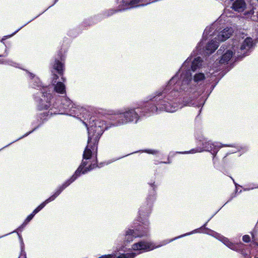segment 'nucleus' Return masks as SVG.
Returning a JSON list of instances; mask_svg holds the SVG:
<instances>
[{
    "instance_id": "f257e3e1",
    "label": "nucleus",
    "mask_w": 258,
    "mask_h": 258,
    "mask_svg": "<svg viewBox=\"0 0 258 258\" xmlns=\"http://www.w3.org/2000/svg\"><path fill=\"white\" fill-rule=\"evenodd\" d=\"M177 73L169 80L167 85L162 91H157L149 101L140 107L129 109L124 112L115 114L112 117L116 122L114 125H118L138 120L143 116H149L159 111L174 112L177 110Z\"/></svg>"
},
{
    "instance_id": "f03ea898",
    "label": "nucleus",
    "mask_w": 258,
    "mask_h": 258,
    "mask_svg": "<svg viewBox=\"0 0 258 258\" xmlns=\"http://www.w3.org/2000/svg\"><path fill=\"white\" fill-rule=\"evenodd\" d=\"M87 127L88 133V145L86 147L83 155V159H90L92 156V150L94 151L96 148V145L102 135L105 127L104 121L96 119L95 117H91L89 120V124L84 122Z\"/></svg>"
},
{
    "instance_id": "7ed1b4c3",
    "label": "nucleus",
    "mask_w": 258,
    "mask_h": 258,
    "mask_svg": "<svg viewBox=\"0 0 258 258\" xmlns=\"http://www.w3.org/2000/svg\"><path fill=\"white\" fill-rule=\"evenodd\" d=\"M104 163L105 162H100L99 164H98V162H94L93 163L92 162H82V164L78 167L74 174L69 179L67 180L64 183L59 186L52 196L46 199L38 207H37L32 213L34 215L36 214L41 210H42L47 204L53 201L64 189L74 182L78 177L80 176L81 174H85L88 171L96 168L97 167L101 168L103 166Z\"/></svg>"
},
{
    "instance_id": "20e7f679",
    "label": "nucleus",
    "mask_w": 258,
    "mask_h": 258,
    "mask_svg": "<svg viewBox=\"0 0 258 258\" xmlns=\"http://www.w3.org/2000/svg\"><path fill=\"white\" fill-rule=\"evenodd\" d=\"M104 163L105 162H100L99 164H98V162H94L93 163L92 162H82V164L78 167L74 174L69 179L67 180L64 183L59 186L52 196L46 199L38 207H37L32 213L34 215L36 214L41 210H42L47 204L53 201L64 189L74 182L78 177L80 176L81 174H85L88 171L96 168L97 167L101 168L103 166Z\"/></svg>"
},
{
    "instance_id": "39448f33",
    "label": "nucleus",
    "mask_w": 258,
    "mask_h": 258,
    "mask_svg": "<svg viewBox=\"0 0 258 258\" xmlns=\"http://www.w3.org/2000/svg\"><path fill=\"white\" fill-rule=\"evenodd\" d=\"M104 163L105 162H100L99 164H98V162H94L93 163L92 162H82V164L78 167L74 174L69 179L67 180L64 183L59 186L52 196L46 199L38 207H37L32 213L34 215L36 214L41 210H42L47 204L53 201L64 189L74 182L78 177L80 176L81 174H85L88 171L96 168L97 167L101 168L103 166Z\"/></svg>"
},
{
    "instance_id": "423d86ee",
    "label": "nucleus",
    "mask_w": 258,
    "mask_h": 258,
    "mask_svg": "<svg viewBox=\"0 0 258 258\" xmlns=\"http://www.w3.org/2000/svg\"><path fill=\"white\" fill-rule=\"evenodd\" d=\"M104 163L105 162H100L99 164H98V162H94L93 163L92 162H82V164L78 167L74 174L69 179L67 180L64 183L59 186L52 196L46 199L38 207H37L32 213L34 215L36 214L41 210H42L47 204L53 201L64 189L74 182L78 177L80 176L81 174H85L88 171L96 168L97 167L101 168L103 166Z\"/></svg>"
},
{
    "instance_id": "0eeeda50",
    "label": "nucleus",
    "mask_w": 258,
    "mask_h": 258,
    "mask_svg": "<svg viewBox=\"0 0 258 258\" xmlns=\"http://www.w3.org/2000/svg\"><path fill=\"white\" fill-rule=\"evenodd\" d=\"M254 43L250 37L246 38L241 43L240 46L237 45V41L235 40L233 43V50H227L221 56L219 63L225 64L231 59L234 55L237 59H242L249 54L250 49L253 47Z\"/></svg>"
},
{
    "instance_id": "6e6552de",
    "label": "nucleus",
    "mask_w": 258,
    "mask_h": 258,
    "mask_svg": "<svg viewBox=\"0 0 258 258\" xmlns=\"http://www.w3.org/2000/svg\"><path fill=\"white\" fill-rule=\"evenodd\" d=\"M202 60L200 57H197L192 59L191 56L188 57L178 70L182 72L181 77L185 83H188L192 79L191 72L196 71L202 66Z\"/></svg>"
},
{
    "instance_id": "1a4fd4ad",
    "label": "nucleus",
    "mask_w": 258,
    "mask_h": 258,
    "mask_svg": "<svg viewBox=\"0 0 258 258\" xmlns=\"http://www.w3.org/2000/svg\"><path fill=\"white\" fill-rule=\"evenodd\" d=\"M52 99V96L50 100V103H51ZM75 105V104L69 98L65 96L61 98L60 103L55 102L52 105L50 104V106L47 109L50 108L46 115L58 114L61 110H64L66 112H69L71 114H74L75 115L77 114L75 109H78V108L74 107Z\"/></svg>"
},
{
    "instance_id": "9d476101",
    "label": "nucleus",
    "mask_w": 258,
    "mask_h": 258,
    "mask_svg": "<svg viewBox=\"0 0 258 258\" xmlns=\"http://www.w3.org/2000/svg\"><path fill=\"white\" fill-rule=\"evenodd\" d=\"M139 226L135 230L128 229L126 231L125 234L123 235V241L124 244L130 242L133 240L135 238L147 236L149 232L148 221L143 222L140 221Z\"/></svg>"
},
{
    "instance_id": "9b49d317",
    "label": "nucleus",
    "mask_w": 258,
    "mask_h": 258,
    "mask_svg": "<svg viewBox=\"0 0 258 258\" xmlns=\"http://www.w3.org/2000/svg\"><path fill=\"white\" fill-rule=\"evenodd\" d=\"M199 140L202 142V145L203 146V150L197 149H193L189 151H186L184 152H178V154L183 153H195L197 152H200L202 151H207L211 152V154L213 157V160L215 159L216 154L217 153L218 150L222 147L220 143H213L211 141H208L207 139H204L203 137L200 138ZM223 146H230L228 145H223Z\"/></svg>"
},
{
    "instance_id": "f8f14e48",
    "label": "nucleus",
    "mask_w": 258,
    "mask_h": 258,
    "mask_svg": "<svg viewBox=\"0 0 258 258\" xmlns=\"http://www.w3.org/2000/svg\"><path fill=\"white\" fill-rule=\"evenodd\" d=\"M216 32L217 37L215 38V40H212L206 45V51L207 54H211L214 52L218 48L219 42L224 41L229 38L233 33V30L231 28L227 27L218 34L216 30Z\"/></svg>"
},
{
    "instance_id": "ddd939ff",
    "label": "nucleus",
    "mask_w": 258,
    "mask_h": 258,
    "mask_svg": "<svg viewBox=\"0 0 258 258\" xmlns=\"http://www.w3.org/2000/svg\"><path fill=\"white\" fill-rule=\"evenodd\" d=\"M34 88L40 89L42 87L41 91L42 98L38 99L39 101L38 108L39 110L46 109L50 106V100L51 98L52 94L50 93V91H48V88L47 87H42L40 80L38 78L34 79V83L32 85Z\"/></svg>"
},
{
    "instance_id": "4468645a",
    "label": "nucleus",
    "mask_w": 258,
    "mask_h": 258,
    "mask_svg": "<svg viewBox=\"0 0 258 258\" xmlns=\"http://www.w3.org/2000/svg\"><path fill=\"white\" fill-rule=\"evenodd\" d=\"M149 184L150 185L152 189L147 198V203L146 206L141 207L139 211V218L141 220H143L142 217L148 216L149 214H150L152 203L155 199L156 186L154 185V182L149 183Z\"/></svg>"
},
{
    "instance_id": "2eb2a0df",
    "label": "nucleus",
    "mask_w": 258,
    "mask_h": 258,
    "mask_svg": "<svg viewBox=\"0 0 258 258\" xmlns=\"http://www.w3.org/2000/svg\"><path fill=\"white\" fill-rule=\"evenodd\" d=\"M217 26H218V24L217 23H215L213 24L210 27H206V28L205 29L204 33H203L202 40L199 43L198 45L197 46V51L199 53H201L202 52H205V53H206V54H207V53H206V46L205 47V49L204 47L202 48V46L204 43V39L205 38H206V39H207V38H206V37H208V36H215L216 35V29H217ZM209 54H208V55H209Z\"/></svg>"
},
{
    "instance_id": "dca6fc26",
    "label": "nucleus",
    "mask_w": 258,
    "mask_h": 258,
    "mask_svg": "<svg viewBox=\"0 0 258 258\" xmlns=\"http://www.w3.org/2000/svg\"><path fill=\"white\" fill-rule=\"evenodd\" d=\"M63 60L62 55L61 51H59L57 53V58H55L54 61L51 62V66L53 70L56 71V72L62 76L63 71V64L61 62Z\"/></svg>"
},
{
    "instance_id": "f3484780",
    "label": "nucleus",
    "mask_w": 258,
    "mask_h": 258,
    "mask_svg": "<svg viewBox=\"0 0 258 258\" xmlns=\"http://www.w3.org/2000/svg\"><path fill=\"white\" fill-rule=\"evenodd\" d=\"M51 72L53 73L52 84L54 86V91L57 93L66 95V91L64 84L61 82H57L58 78V76L54 73L53 71L52 70Z\"/></svg>"
},
{
    "instance_id": "a211bd4d",
    "label": "nucleus",
    "mask_w": 258,
    "mask_h": 258,
    "mask_svg": "<svg viewBox=\"0 0 258 258\" xmlns=\"http://www.w3.org/2000/svg\"><path fill=\"white\" fill-rule=\"evenodd\" d=\"M245 7V3L244 0H236L234 2L231 8L235 11L242 12Z\"/></svg>"
},
{
    "instance_id": "6ab92c4d",
    "label": "nucleus",
    "mask_w": 258,
    "mask_h": 258,
    "mask_svg": "<svg viewBox=\"0 0 258 258\" xmlns=\"http://www.w3.org/2000/svg\"><path fill=\"white\" fill-rule=\"evenodd\" d=\"M206 77L205 74L202 73H196L193 77L194 82L197 84H202Z\"/></svg>"
},
{
    "instance_id": "aec40b11",
    "label": "nucleus",
    "mask_w": 258,
    "mask_h": 258,
    "mask_svg": "<svg viewBox=\"0 0 258 258\" xmlns=\"http://www.w3.org/2000/svg\"><path fill=\"white\" fill-rule=\"evenodd\" d=\"M19 237L21 241V253L20 254V256L19 258H26V252L24 251V244L23 242L22 238L21 236H19Z\"/></svg>"
},
{
    "instance_id": "412c9836",
    "label": "nucleus",
    "mask_w": 258,
    "mask_h": 258,
    "mask_svg": "<svg viewBox=\"0 0 258 258\" xmlns=\"http://www.w3.org/2000/svg\"><path fill=\"white\" fill-rule=\"evenodd\" d=\"M34 215H35L33 213L29 215L26 219L25 222L20 227H19V229L20 230L21 228L22 229L28 222L32 219Z\"/></svg>"
},
{
    "instance_id": "4be33fe9",
    "label": "nucleus",
    "mask_w": 258,
    "mask_h": 258,
    "mask_svg": "<svg viewBox=\"0 0 258 258\" xmlns=\"http://www.w3.org/2000/svg\"><path fill=\"white\" fill-rule=\"evenodd\" d=\"M243 244L241 243H234L232 249L240 251L242 249Z\"/></svg>"
},
{
    "instance_id": "5701e85b",
    "label": "nucleus",
    "mask_w": 258,
    "mask_h": 258,
    "mask_svg": "<svg viewBox=\"0 0 258 258\" xmlns=\"http://www.w3.org/2000/svg\"><path fill=\"white\" fill-rule=\"evenodd\" d=\"M239 147H236V148H235L234 149L232 150V151L229 153H227L226 154V155L224 157V159H225L226 160V158L229 155L232 154H234V153H237V151H239Z\"/></svg>"
},
{
    "instance_id": "b1692460",
    "label": "nucleus",
    "mask_w": 258,
    "mask_h": 258,
    "mask_svg": "<svg viewBox=\"0 0 258 258\" xmlns=\"http://www.w3.org/2000/svg\"><path fill=\"white\" fill-rule=\"evenodd\" d=\"M242 239L245 242H249L250 241V238L249 235H245L243 236Z\"/></svg>"
},
{
    "instance_id": "393cba45",
    "label": "nucleus",
    "mask_w": 258,
    "mask_h": 258,
    "mask_svg": "<svg viewBox=\"0 0 258 258\" xmlns=\"http://www.w3.org/2000/svg\"><path fill=\"white\" fill-rule=\"evenodd\" d=\"M11 62H12V61L10 60H0V63H4V64H10Z\"/></svg>"
},
{
    "instance_id": "a878e982",
    "label": "nucleus",
    "mask_w": 258,
    "mask_h": 258,
    "mask_svg": "<svg viewBox=\"0 0 258 258\" xmlns=\"http://www.w3.org/2000/svg\"><path fill=\"white\" fill-rule=\"evenodd\" d=\"M37 127H38L34 128L33 130H32L31 131H30V132H29L27 133V134H26L25 135H24L23 136L21 137V138H20L19 139L17 140L16 141H18V140H19V139H22V138H23V137H26V136H27L28 135H29L30 134H31V133H32L34 131H35V130Z\"/></svg>"
},
{
    "instance_id": "bb28decb",
    "label": "nucleus",
    "mask_w": 258,
    "mask_h": 258,
    "mask_svg": "<svg viewBox=\"0 0 258 258\" xmlns=\"http://www.w3.org/2000/svg\"><path fill=\"white\" fill-rule=\"evenodd\" d=\"M176 154V153L174 152H170L169 153V156H168V161H170V160H171V158L173 156H174Z\"/></svg>"
},
{
    "instance_id": "cd10ccee",
    "label": "nucleus",
    "mask_w": 258,
    "mask_h": 258,
    "mask_svg": "<svg viewBox=\"0 0 258 258\" xmlns=\"http://www.w3.org/2000/svg\"><path fill=\"white\" fill-rule=\"evenodd\" d=\"M225 50V46H222L219 50H218V52L219 54H222L224 51Z\"/></svg>"
},
{
    "instance_id": "c85d7f7f",
    "label": "nucleus",
    "mask_w": 258,
    "mask_h": 258,
    "mask_svg": "<svg viewBox=\"0 0 258 258\" xmlns=\"http://www.w3.org/2000/svg\"><path fill=\"white\" fill-rule=\"evenodd\" d=\"M234 243L228 241L227 243H226V245H227L228 247H229L230 248L232 249V247L234 246Z\"/></svg>"
},
{
    "instance_id": "c756f323",
    "label": "nucleus",
    "mask_w": 258,
    "mask_h": 258,
    "mask_svg": "<svg viewBox=\"0 0 258 258\" xmlns=\"http://www.w3.org/2000/svg\"><path fill=\"white\" fill-rule=\"evenodd\" d=\"M228 11V9H225V10H224V13H223V14L221 16V17H223L225 15L226 16H228V17H231V15H229V16H228V13H227Z\"/></svg>"
},
{
    "instance_id": "7c9ffc66",
    "label": "nucleus",
    "mask_w": 258,
    "mask_h": 258,
    "mask_svg": "<svg viewBox=\"0 0 258 258\" xmlns=\"http://www.w3.org/2000/svg\"><path fill=\"white\" fill-rule=\"evenodd\" d=\"M146 151H147V153H150V154H156V153L158 152L157 151L152 150H147Z\"/></svg>"
},
{
    "instance_id": "2f4dec72",
    "label": "nucleus",
    "mask_w": 258,
    "mask_h": 258,
    "mask_svg": "<svg viewBox=\"0 0 258 258\" xmlns=\"http://www.w3.org/2000/svg\"><path fill=\"white\" fill-rule=\"evenodd\" d=\"M240 251L241 252L242 254H243L244 256H245L246 254L244 252V251H243L242 248V249H241V250Z\"/></svg>"
},
{
    "instance_id": "473e14b6",
    "label": "nucleus",
    "mask_w": 258,
    "mask_h": 258,
    "mask_svg": "<svg viewBox=\"0 0 258 258\" xmlns=\"http://www.w3.org/2000/svg\"><path fill=\"white\" fill-rule=\"evenodd\" d=\"M29 73L31 77H32V78L34 77V75L33 74L30 73Z\"/></svg>"
},
{
    "instance_id": "72a5a7b5",
    "label": "nucleus",
    "mask_w": 258,
    "mask_h": 258,
    "mask_svg": "<svg viewBox=\"0 0 258 258\" xmlns=\"http://www.w3.org/2000/svg\"><path fill=\"white\" fill-rule=\"evenodd\" d=\"M128 155H129V154L126 155H125V156H122V157H120V158H117L116 160H119V159H120L122 158V157H126V156H128Z\"/></svg>"
},
{
    "instance_id": "f704fd0d",
    "label": "nucleus",
    "mask_w": 258,
    "mask_h": 258,
    "mask_svg": "<svg viewBox=\"0 0 258 258\" xmlns=\"http://www.w3.org/2000/svg\"><path fill=\"white\" fill-rule=\"evenodd\" d=\"M7 55V54H6V55H0V57H5V56H6Z\"/></svg>"
},
{
    "instance_id": "c9c22d12",
    "label": "nucleus",
    "mask_w": 258,
    "mask_h": 258,
    "mask_svg": "<svg viewBox=\"0 0 258 258\" xmlns=\"http://www.w3.org/2000/svg\"><path fill=\"white\" fill-rule=\"evenodd\" d=\"M252 239H253V241H254V240H255V239H254V236L253 235V234H252Z\"/></svg>"
},
{
    "instance_id": "e433bc0d",
    "label": "nucleus",
    "mask_w": 258,
    "mask_h": 258,
    "mask_svg": "<svg viewBox=\"0 0 258 258\" xmlns=\"http://www.w3.org/2000/svg\"><path fill=\"white\" fill-rule=\"evenodd\" d=\"M20 29H19L18 30H17L15 32H14V33H13V35H14V34H16L17 32H18V31H19Z\"/></svg>"
},
{
    "instance_id": "4c0bfd02",
    "label": "nucleus",
    "mask_w": 258,
    "mask_h": 258,
    "mask_svg": "<svg viewBox=\"0 0 258 258\" xmlns=\"http://www.w3.org/2000/svg\"><path fill=\"white\" fill-rule=\"evenodd\" d=\"M61 79H62V80L63 81H65V80H66V79H65L64 78H63V77H61Z\"/></svg>"
},
{
    "instance_id": "58836bf2",
    "label": "nucleus",
    "mask_w": 258,
    "mask_h": 258,
    "mask_svg": "<svg viewBox=\"0 0 258 258\" xmlns=\"http://www.w3.org/2000/svg\"><path fill=\"white\" fill-rule=\"evenodd\" d=\"M239 155H239V153H237V154H236V156H239Z\"/></svg>"
},
{
    "instance_id": "ea45409f",
    "label": "nucleus",
    "mask_w": 258,
    "mask_h": 258,
    "mask_svg": "<svg viewBox=\"0 0 258 258\" xmlns=\"http://www.w3.org/2000/svg\"><path fill=\"white\" fill-rule=\"evenodd\" d=\"M182 236H183V235L178 236V238H179V237H182Z\"/></svg>"
},
{
    "instance_id": "a19ab883",
    "label": "nucleus",
    "mask_w": 258,
    "mask_h": 258,
    "mask_svg": "<svg viewBox=\"0 0 258 258\" xmlns=\"http://www.w3.org/2000/svg\"><path fill=\"white\" fill-rule=\"evenodd\" d=\"M57 0H55V2L54 3V4H55L56 2H57Z\"/></svg>"
},
{
    "instance_id": "79ce46f5",
    "label": "nucleus",
    "mask_w": 258,
    "mask_h": 258,
    "mask_svg": "<svg viewBox=\"0 0 258 258\" xmlns=\"http://www.w3.org/2000/svg\"><path fill=\"white\" fill-rule=\"evenodd\" d=\"M257 2H258V0H257Z\"/></svg>"
}]
</instances>
